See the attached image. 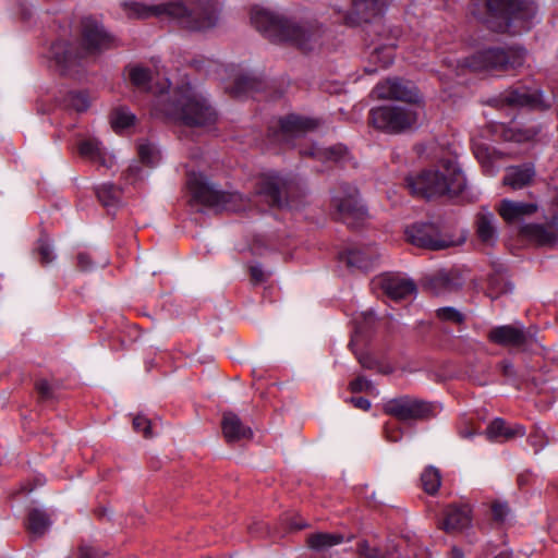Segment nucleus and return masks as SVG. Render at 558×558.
Instances as JSON below:
<instances>
[{"mask_svg": "<svg viewBox=\"0 0 558 558\" xmlns=\"http://www.w3.org/2000/svg\"><path fill=\"white\" fill-rule=\"evenodd\" d=\"M129 16L135 19L167 17L175 21L181 27L206 33L216 28L220 23L221 9L214 0H196L190 5L182 1H171L158 4H145L136 1L125 2Z\"/></svg>", "mask_w": 558, "mask_h": 558, "instance_id": "1", "label": "nucleus"}, {"mask_svg": "<svg viewBox=\"0 0 558 558\" xmlns=\"http://www.w3.org/2000/svg\"><path fill=\"white\" fill-rule=\"evenodd\" d=\"M386 8L387 0H352V9L344 15L350 25L366 24L369 61L383 69L392 63L397 40V32L388 28L383 21Z\"/></svg>", "mask_w": 558, "mask_h": 558, "instance_id": "2", "label": "nucleus"}, {"mask_svg": "<svg viewBox=\"0 0 558 558\" xmlns=\"http://www.w3.org/2000/svg\"><path fill=\"white\" fill-rule=\"evenodd\" d=\"M251 21L269 39L290 43L303 51L319 47L325 34L323 25L316 20H288L264 8H254Z\"/></svg>", "mask_w": 558, "mask_h": 558, "instance_id": "3", "label": "nucleus"}, {"mask_svg": "<svg viewBox=\"0 0 558 558\" xmlns=\"http://www.w3.org/2000/svg\"><path fill=\"white\" fill-rule=\"evenodd\" d=\"M154 114L190 126H210L218 113L204 89L190 82L178 86L167 102L154 107Z\"/></svg>", "mask_w": 558, "mask_h": 558, "instance_id": "4", "label": "nucleus"}, {"mask_svg": "<svg viewBox=\"0 0 558 558\" xmlns=\"http://www.w3.org/2000/svg\"><path fill=\"white\" fill-rule=\"evenodd\" d=\"M83 48H74L64 40L52 44L49 57L58 69L64 74H71L83 65L88 53H96L116 46L117 39L109 34L104 26L93 17L82 20Z\"/></svg>", "mask_w": 558, "mask_h": 558, "instance_id": "5", "label": "nucleus"}, {"mask_svg": "<svg viewBox=\"0 0 558 558\" xmlns=\"http://www.w3.org/2000/svg\"><path fill=\"white\" fill-rule=\"evenodd\" d=\"M407 186L414 195L432 198L458 195L465 186V178L453 160L440 161L418 174L407 178Z\"/></svg>", "mask_w": 558, "mask_h": 558, "instance_id": "6", "label": "nucleus"}, {"mask_svg": "<svg viewBox=\"0 0 558 558\" xmlns=\"http://www.w3.org/2000/svg\"><path fill=\"white\" fill-rule=\"evenodd\" d=\"M488 24L497 32L519 33L530 28L536 15L532 0H487Z\"/></svg>", "mask_w": 558, "mask_h": 558, "instance_id": "7", "label": "nucleus"}, {"mask_svg": "<svg viewBox=\"0 0 558 558\" xmlns=\"http://www.w3.org/2000/svg\"><path fill=\"white\" fill-rule=\"evenodd\" d=\"M192 199L195 203L230 211L245 210L250 206V199L244 198L238 192L219 191L216 185L203 174L192 172L187 180Z\"/></svg>", "mask_w": 558, "mask_h": 558, "instance_id": "8", "label": "nucleus"}, {"mask_svg": "<svg viewBox=\"0 0 558 558\" xmlns=\"http://www.w3.org/2000/svg\"><path fill=\"white\" fill-rule=\"evenodd\" d=\"M423 113L420 102L381 106L371 110L369 122L378 130L400 133L416 128Z\"/></svg>", "mask_w": 558, "mask_h": 558, "instance_id": "9", "label": "nucleus"}, {"mask_svg": "<svg viewBox=\"0 0 558 558\" xmlns=\"http://www.w3.org/2000/svg\"><path fill=\"white\" fill-rule=\"evenodd\" d=\"M525 60V50L520 47L508 49L490 48L475 53L465 61V66L473 71L482 70H510L522 66Z\"/></svg>", "mask_w": 558, "mask_h": 558, "instance_id": "10", "label": "nucleus"}, {"mask_svg": "<svg viewBox=\"0 0 558 558\" xmlns=\"http://www.w3.org/2000/svg\"><path fill=\"white\" fill-rule=\"evenodd\" d=\"M331 203L340 218L350 226L362 221L366 216V209L359 197V191L350 184H340L332 192Z\"/></svg>", "mask_w": 558, "mask_h": 558, "instance_id": "11", "label": "nucleus"}, {"mask_svg": "<svg viewBox=\"0 0 558 558\" xmlns=\"http://www.w3.org/2000/svg\"><path fill=\"white\" fill-rule=\"evenodd\" d=\"M290 191L291 182L275 172L263 173L256 183V194L271 207H292L288 199Z\"/></svg>", "mask_w": 558, "mask_h": 558, "instance_id": "12", "label": "nucleus"}, {"mask_svg": "<svg viewBox=\"0 0 558 558\" xmlns=\"http://www.w3.org/2000/svg\"><path fill=\"white\" fill-rule=\"evenodd\" d=\"M385 412L402 422L426 420L435 414L434 404L421 399L402 396L385 403Z\"/></svg>", "mask_w": 558, "mask_h": 558, "instance_id": "13", "label": "nucleus"}, {"mask_svg": "<svg viewBox=\"0 0 558 558\" xmlns=\"http://www.w3.org/2000/svg\"><path fill=\"white\" fill-rule=\"evenodd\" d=\"M219 76L227 80L225 88L235 97L250 96L260 90L264 82L256 75L243 73L234 66L216 64Z\"/></svg>", "mask_w": 558, "mask_h": 558, "instance_id": "14", "label": "nucleus"}, {"mask_svg": "<svg viewBox=\"0 0 558 558\" xmlns=\"http://www.w3.org/2000/svg\"><path fill=\"white\" fill-rule=\"evenodd\" d=\"M488 339L497 344L529 350L537 342L535 335L525 331L523 327L504 325L493 328Z\"/></svg>", "mask_w": 558, "mask_h": 558, "instance_id": "15", "label": "nucleus"}, {"mask_svg": "<svg viewBox=\"0 0 558 558\" xmlns=\"http://www.w3.org/2000/svg\"><path fill=\"white\" fill-rule=\"evenodd\" d=\"M405 234L408 240L418 247L442 250L453 244L451 240L442 238L433 223H415L405 230Z\"/></svg>", "mask_w": 558, "mask_h": 558, "instance_id": "16", "label": "nucleus"}, {"mask_svg": "<svg viewBox=\"0 0 558 558\" xmlns=\"http://www.w3.org/2000/svg\"><path fill=\"white\" fill-rule=\"evenodd\" d=\"M373 93L380 99H396L403 102H418L416 87L413 83L400 78H388L378 83Z\"/></svg>", "mask_w": 558, "mask_h": 558, "instance_id": "17", "label": "nucleus"}, {"mask_svg": "<svg viewBox=\"0 0 558 558\" xmlns=\"http://www.w3.org/2000/svg\"><path fill=\"white\" fill-rule=\"evenodd\" d=\"M472 524L471 509L469 506H450L445 511L442 529L447 533L464 532L469 544H474L477 539L470 531Z\"/></svg>", "mask_w": 558, "mask_h": 558, "instance_id": "18", "label": "nucleus"}, {"mask_svg": "<svg viewBox=\"0 0 558 558\" xmlns=\"http://www.w3.org/2000/svg\"><path fill=\"white\" fill-rule=\"evenodd\" d=\"M128 73L131 83L141 90L151 92L159 96L169 90V80L167 77L155 78L147 68L131 65L128 68Z\"/></svg>", "mask_w": 558, "mask_h": 558, "instance_id": "19", "label": "nucleus"}, {"mask_svg": "<svg viewBox=\"0 0 558 558\" xmlns=\"http://www.w3.org/2000/svg\"><path fill=\"white\" fill-rule=\"evenodd\" d=\"M536 203L517 202L508 198L502 199L498 205L500 217L508 223H517L536 213Z\"/></svg>", "mask_w": 558, "mask_h": 558, "instance_id": "20", "label": "nucleus"}, {"mask_svg": "<svg viewBox=\"0 0 558 558\" xmlns=\"http://www.w3.org/2000/svg\"><path fill=\"white\" fill-rule=\"evenodd\" d=\"M558 206V191L556 194ZM523 233L539 245H555L558 243V222L554 218L547 225H527L523 228Z\"/></svg>", "mask_w": 558, "mask_h": 558, "instance_id": "21", "label": "nucleus"}, {"mask_svg": "<svg viewBox=\"0 0 558 558\" xmlns=\"http://www.w3.org/2000/svg\"><path fill=\"white\" fill-rule=\"evenodd\" d=\"M485 434L490 441H508L524 436L525 428L521 424L510 425L505 420L496 417L488 424Z\"/></svg>", "mask_w": 558, "mask_h": 558, "instance_id": "22", "label": "nucleus"}, {"mask_svg": "<svg viewBox=\"0 0 558 558\" xmlns=\"http://www.w3.org/2000/svg\"><path fill=\"white\" fill-rule=\"evenodd\" d=\"M318 121L315 119L290 114L280 122V135L283 140L289 141L316 129Z\"/></svg>", "mask_w": 558, "mask_h": 558, "instance_id": "23", "label": "nucleus"}, {"mask_svg": "<svg viewBox=\"0 0 558 558\" xmlns=\"http://www.w3.org/2000/svg\"><path fill=\"white\" fill-rule=\"evenodd\" d=\"M501 101L513 107H547L548 105L542 99V94L531 92L526 88H515L508 90L501 98Z\"/></svg>", "mask_w": 558, "mask_h": 558, "instance_id": "24", "label": "nucleus"}, {"mask_svg": "<svg viewBox=\"0 0 558 558\" xmlns=\"http://www.w3.org/2000/svg\"><path fill=\"white\" fill-rule=\"evenodd\" d=\"M78 151L82 157L93 162H98L104 167L110 168L113 165V155L106 151L105 147L97 138H86L80 142Z\"/></svg>", "mask_w": 558, "mask_h": 558, "instance_id": "25", "label": "nucleus"}, {"mask_svg": "<svg viewBox=\"0 0 558 558\" xmlns=\"http://www.w3.org/2000/svg\"><path fill=\"white\" fill-rule=\"evenodd\" d=\"M383 289L393 300H405L415 293L412 280L401 276H388L383 280Z\"/></svg>", "mask_w": 558, "mask_h": 558, "instance_id": "26", "label": "nucleus"}, {"mask_svg": "<svg viewBox=\"0 0 558 558\" xmlns=\"http://www.w3.org/2000/svg\"><path fill=\"white\" fill-rule=\"evenodd\" d=\"M473 151L484 172L487 175H494L499 168L498 161L501 158V154L485 143H474Z\"/></svg>", "mask_w": 558, "mask_h": 558, "instance_id": "27", "label": "nucleus"}, {"mask_svg": "<svg viewBox=\"0 0 558 558\" xmlns=\"http://www.w3.org/2000/svg\"><path fill=\"white\" fill-rule=\"evenodd\" d=\"M222 433L229 442L248 438L252 435L251 429L244 426L238 415L233 413H225L222 418Z\"/></svg>", "mask_w": 558, "mask_h": 558, "instance_id": "28", "label": "nucleus"}, {"mask_svg": "<svg viewBox=\"0 0 558 558\" xmlns=\"http://www.w3.org/2000/svg\"><path fill=\"white\" fill-rule=\"evenodd\" d=\"M534 174V168L531 165L511 167L507 169L504 177V183L514 190H519L527 185L532 181Z\"/></svg>", "mask_w": 558, "mask_h": 558, "instance_id": "29", "label": "nucleus"}, {"mask_svg": "<svg viewBox=\"0 0 558 558\" xmlns=\"http://www.w3.org/2000/svg\"><path fill=\"white\" fill-rule=\"evenodd\" d=\"M477 234L482 242L493 244L497 239L496 218L490 211H482L476 220Z\"/></svg>", "mask_w": 558, "mask_h": 558, "instance_id": "30", "label": "nucleus"}, {"mask_svg": "<svg viewBox=\"0 0 558 558\" xmlns=\"http://www.w3.org/2000/svg\"><path fill=\"white\" fill-rule=\"evenodd\" d=\"M303 154L319 160H332L336 162H344L349 159V151L343 145H336L328 148L313 145L310 150H305Z\"/></svg>", "mask_w": 558, "mask_h": 558, "instance_id": "31", "label": "nucleus"}, {"mask_svg": "<svg viewBox=\"0 0 558 558\" xmlns=\"http://www.w3.org/2000/svg\"><path fill=\"white\" fill-rule=\"evenodd\" d=\"M348 266L367 270L373 266V252L369 247H353L341 256Z\"/></svg>", "mask_w": 558, "mask_h": 558, "instance_id": "32", "label": "nucleus"}, {"mask_svg": "<svg viewBox=\"0 0 558 558\" xmlns=\"http://www.w3.org/2000/svg\"><path fill=\"white\" fill-rule=\"evenodd\" d=\"M311 548L323 551L343 542V536L338 533H316L307 539Z\"/></svg>", "mask_w": 558, "mask_h": 558, "instance_id": "33", "label": "nucleus"}, {"mask_svg": "<svg viewBox=\"0 0 558 558\" xmlns=\"http://www.w3.org/2000/svg\"><path fill=\"white\" fill-rule=\"evenodd\" d=\"M50 524L51 522L44 511L34 509L29 512L27 529L34 537L43 536L49 529Z\"/></svg>", "mask_w": 558, "mask_h": 558, "instance_id": "34", "label": "nucleus"}, {"mask_svg": "<svg viewBox=\"0 0 558 558\" xmlns=\"http://www.w3.org/2000/svg\"><path fill=\"white\" fill-rule=\"evenodd\" d=\"M357 551L361 558H402L396 545L384 551L364 542L359 545Z\"/></svg>", "mask_w": 558, "mask_h": 558, "instance_id": "35", "label": "nucleus"}, {"mask_svg": "<svg viewBox=\"0 0 558 558\" xmlns=\"http://www.w3.org/2000/svg\"><path fill=\"white\" fill-rule=\"evenodd\" d=\"M421 482L423 489L427 494H435L438 490L441 483V476L439 471L434 466L426 468L421 475Z\"/></svg>", "mask_w": 558, "mask_h": 558, "instance_id": "36", "label": "nucleus"}, {"mask_svg": "<svg viewBox=\"0 0 558 558\" xmlns=\"http://www.w3.org/2000/svg\"><path fill=\"white\" fill-rule=\"evenodd\" d=\"M96 194L98 199L106 207L116 205L120 198V190L110 183L98 186Z\"/></svg>", "mask_w": 558, "mask_h": 558, "instance_id": "37", "label": "nucleus"}, {"mask_svg": "<svg viewBox=\"0 0 558 558\" xmlns=\"http://www.w3.org/2000/svg\"><path fill=\"white\" fill-rule=\"evenodd\" d=\"M134 121L135 116L126 108H118L111 116V124L117 132L129 128Z\"/></svg>", "mask_w": 558, "mask_h": 558, "instance_id": "38", "label": "nucleus"}, {"mask_svg": "<svg viewBox=\"0 0 558 558\" xmlns=\"http://www.w3.org/2000/svg\"><path fill=\"white\" fill-rule=\"evenodd\" d=\"M138 156L141 161L147 166H155L160 160V151L154 144L148 142L138 145Z\"/></svg>", "mask_w": 558, "mask_h": 558, "instance_id": "39", "label": "nucleus"}, {"mask_svg": "<svg viewBox=\"0 0 558 558\" xmlns=\"http://www.w3.org/2000/svg\"><path fill=\"white\" fill-rule=\"evenodd\" d=\"M374 312L373 311H367V312H362L360 314H357L353 322L355 324V335L353 336L352 340L350 341L349 343V347L353 350V347L355 344V341H356V337L357 335L364 332V330L371 326L374 322Z\"/></svg>", "mask_w": 558, "mask_h": 558, "instance_id": "40", "label": "nucleus"}, {"mask_svg": "<svg viewBox=\"0 0 558 558\" xmlns=\"http://www.w3.org/2000/svg\"><path fill=\"white\" fill-rule=\"evenodd\" d=\"M68 105L74 110L81 112L85 111L90 104L89 97L83 92H72L68 95Z\"/></svg>", "mask_w": 558, "mask_h": 558, "instance_id": "41", "label": "nucleus"}, {"mask_svg": "<svg viewBox=\"0 0 558 558\" xmlns=\"http://www.w3.org/2000/svg\"><path fill=\"white\" fill-rule=\"evenodd\" d=\"M437 317L441 320L454 324H461L464 320L463 314L454 307H441L437 310Z\"/></svg>", "mask_w": 558, "mask_h": 558, "instance_id": "42", "label": "nucleus"}, {"mask_svg": "<svg viewBox=\"0 0 558 558\" xmlns=\"http://www.w3.org/2000/svg\"><path fill=\"white\" fill-rule=\"evenodd\" d=\"M37 250L43 264H49L54 259L53 250L48 239H40Z\"/></svg>", "mask_w": 558, "mask_h": 558, "instance_id": "43", "label": "nucleus"}, {"mask_svg": "<svg viewBox=\"0 0 558 558\" xmlns=\"http://www.w3.org/2000/svg\"><path fill=\"white\" fill-rule=\"evenodd\" d=\"M133 427L136 432L143 433V435L147 438L153 436L151 423L147 417L143 415H137L133 418Z\"/></svg>", "mask_w": 558, "mask_h": 558, "instance_id": "44", "label": "nucleus"}, {"mask_svg": "<svg viewBox=\"0 0 558 558\" xmlns=\"http://www.w3.org/2000/svg\"><path fill=\"white\" fill-rule=\"evenodd\" d=\"M433 284L436 288H442L444 290L451 291L458 287V283L451 280L448 272L441 271L434 279Z\"/></svg>", "mask_w": 558, "mask_h": 558, "instance_id": "45", "label": "nucleus"}, {"mask_svg": "<svg viewBox=\"0 0 558 558\" xmlns=\"http://www.w3.org/2000/svg\"><path fill=\"white\" fill-rule=\"evenodd\" d=\"M492 512H493V517L496 521L502 522L507 518V515L509 513V509L506 504L495 502L492 506Z\"/></svg>", "mask_w": 558, "mask_h": 558, "instance_id": "46", "label": "nucleus"}, {"mask_svg": "<svg viewBox=\"0 0 558 558\" xmlns=\"http://www.w3.org/2000/svg\"><path fill=\"white\" fill-rule=\"evenodd\" d=\"M353 392L366 391L371 388V383L364 377H357L350 384Z\"/></svg>", "mask_w": 558, "mask_h": 558, "instance_id": "47", "label": "nucleus"}, {"mask_svg": "<svg viewBox=\"0 0 558 558\" xmlns=\"http://www.w3.org/2000/svg\"><path fill=\"white\" fill-rule=\"evenodd\" d=\"M535 132L527 129V130H517L515 133L510 137L517 142L522 141H529L532 140L535 136Z\"/></svg>", "mask_w": 558, "mask_h": 558, "instance_id": "48", "label": "nucleus"}, {"mask_svg": "<svg viewBox=\"0 0 558 558\" xmlns=\"http://www.w3.org/2000/svg\"><path fill=\"white\" fill-rule=\"evenodd\" d=\"M355 408L367 411L371 408V402L363 397H352L348 400Z\"/></svg>", "mask_w": 558, "mask_h": 558, "instance_id": "49", "label": "nucleus"}, {"mask_svg": "<svg viewBox=\"0 0 558 558\" xmlns=\"http://www.w3.org/2000/svg\"><path fill=\"white\" fill-rule=\"evenodd\" d=\"M250 274L254 282H262L265 280V274L260 266L254 265L250 268Z\"/></svg>", "mask_w": 558, "mask_h": 558, "instance_id": "50", "label": "nucleus"}, {"mask_svg": "<svg viewBox=\"0 0 558 558\" xmlns=\"http://www.w3.org/2000/svg\"><path fill=\"white\" fill-rule=\"evenodd\" d=\"M529 441L531 442V445L533 447H535V451L538 452L544 446H545V441L543 439V436L542 435H538V434H535V435H531L529 437Z\"/></svg>", "mask_w": 558, "mask_h": 558, "instance_id": "51", "label": "nucleus"}, {"mask_svg": "<svg viewBox=\"0 0 558 558\" xmlns=\"http://www.w3.org/2000/svg\"><path fill=\"white\" fill-rule=\"evenodd\" d=\"M36 388H37L38 393L43 398H49V396H50V385L47 381H45V380L39 381L37 384Z\"/></svg>", "mask_w": 558, "mask_h": 558, "instance_id": "52", "label": "nucleus"}, {"mask_svg": "<svg viewBox=\"0 0 558 558\" xmlns=\"http://www.w3.org/2000/svg\"><path fill=\"white\" fill-rule=\"evenodd\" d=\"M78 558H98V556L94 548L81 547Z\"/></svg>", "mask_w": 558, "mask_h": 558, "instance_id": "53", "label": "nucleus"}, {"mask_svg": "<svg viewBox=\"0 0 558 558\" xmlns=\"http://www.w3.org/2000/svg\"><path fill=\"white\" fill-rule=\"evenodd\" d=\"M501 371L505 376L511 377L513 375V365L510 362H502Z\"/></svg>", "mask_w": 558, "mask_h": 558, "instance_id": "54", "label": "nucleus"}, {"mask_svg": "<svg viewBox=\"0 0 558 558\" xmlns=\"http://www.w3.org/2000/svg\"><path fill=\"white\" fill-rule=\"evenodd\" d=\"M450 558H465V554L460 547L453 546L450 551Z\"/></svg>", "mask_w": 558, "mask_h": 558, "instance_id": "55", "label": "nucleus"}, {"mask_svg": "<svg viewBox=\"0 0 558 558\" xmlns=\"http://www.w3.org/2000/svg\"><path fill=\"white\" fill-rule=\"evenodd\" d=\"M460 436L462 438H471L473 437L475 434H477V432L475 429H472V428H469V427H465V428H461L460 432H459Z\"/></svg>", "mask_w": 558, "mask_h": 558, "instance_id": "56", "label": "nucleus"}, {"mask_svg": "<svg viewBox=\"0 0 558 558\" xmlns=\"http://www.w3.org/2000/svg\"><path fill=\"white\" fill-rule=\"evenodd\" d=\"M78 265L82 269L86 270L88 268V265H89V258L87 255L85 254H80L78 255Z\"/></svg>", "mask_w": 558, "mask_h": 558, "instance_id": "57", "label": "nucleus"}, {"mask_svg": "<svg viewBox=\"0 0 558 558\" xmlns=\"http://www.w3.org/2000/svg\"><path fill=\"white\" fill-rule=\"evenodd\" d=\"M386 437L389 441H395V442L401 438L400 434L391 433L389 426H387V428H386Z\"/></svg>", "mask_w": 558, "mask_h": 558, "instance_id": "58", "label": "nucleus"}, {"mask_svg": "<svg viewBox=\"0 0 558 558\" xmlns=\"http://www.w3.org/2000/svg\"><path fill=\"white\" fill-rule=\"evenodd\" d=\"M360 363L362 366L371 368L372 367V361L368 356H357Z\"/></svg>", "mask_w": 558, "mask_h": 558, "instance_id": "59", "label": "nucleus"}, {"mask_svg": "<svg viewBox=\"0 0 558 558\" xmlns=\"http://www.w3.org/2000/svg\"><path fill=\"white\" fill-rule=\"evenodd\" d=\"M365 70H366V72H368V73H373V72H376V71H377V68H371V66H367Z\"/></svg>", "mask_w": 558, "mask_h": 558, "instance_id": "60", "label": "nucleus"}]
</instances>
